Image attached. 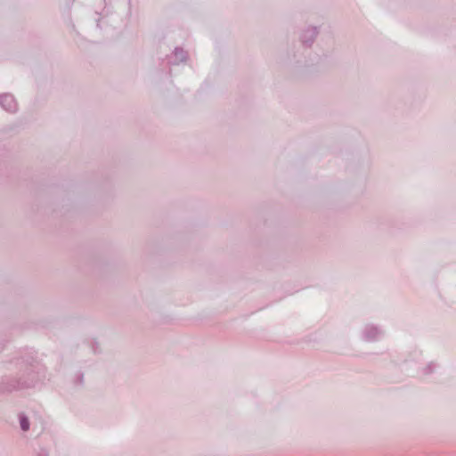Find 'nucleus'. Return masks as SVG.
Returning <instances> with one entry per match:
<instances>
[{
  "label": "nucleus",
  "instance_id": "obj_2",
  "mask_svg": "<svg viewBox=\"0 0 456 456\" xmlns=\"http://www.w3.org/2000/svg\"><path fill=\"white\" fill-rule=\"evenodd\" d=\"M3 101L4 102H12V98L11 96L3 97Z\"/></svg>",
  "mask_w": 456,
  "mask_h": 456
},
{
  "label": "nucleus",
  "instance_id": "obj_1",
  "mask_svg": "<svg viewBox=\"0 0 456 456\" xmlns=\"http://www.w3.org/2000/svg\"><path fill=\"white\" fill-rule=\"evenodd\" d=\"M20 427L22 430L27 431L29 428L28 420L26 418H21L20 419Z\"/></svg>",
  "mask_w": 456,
  "mask_h": 456
}]
</instances>
